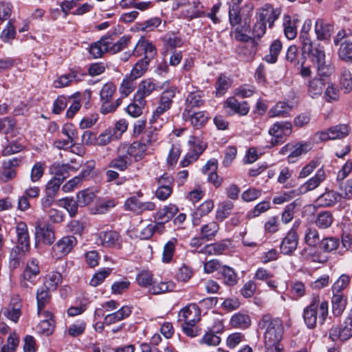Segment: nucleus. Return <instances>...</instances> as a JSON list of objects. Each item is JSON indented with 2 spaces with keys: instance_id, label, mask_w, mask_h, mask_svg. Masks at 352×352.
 I'll use <instances>...</instances> for the list:
<instances>
[{
  "instance_id": "nucleus-62",
  "label": "nucleus",
  "mask_w": 352,
  "mask_h": 352,
  "mask_svg": "<svg viewBox=\"0 0 352 352\" xmlns=\"http://www.w3.org/2000/svg\"><path fill=\"white\" fill-rule=\"evenodd\" d=\"M96 163L93 160L87 161L83 166L80 174L78 175L83 179H89L94 175Z\"/></svg>"
},
{
  "instance_id": "nucleus-5",
  "label": "nucleus",
  "mask_w": 352,
  "mask_h": 352,
  "mask_svg": "<svg viewBox=\"0 0 352 352\" xmlns=\"http://www.w3.org/2000/svg\"><path fill=\"white\" fill-rule=\"evenodd\" d=\"M56 239L54 228L48 223L38 220L35 223L34 240L37 248L40 243L52 245Z\"/></svg>"
},
{
  "instance_id": "nucleus-54",
  "label": "nucleus",
  "mask_w": 352,
  "mask_h": 352,
  "mask_svg": "<svg viewBox=\"0 0 352 352\" xmlns=\"http://www.w3.org/2000/svg\"><path fill=\"white\" fill-rule=\"evenodd\" d=\"M326 85L327 87L324 95L325 100L329 102L338 100L339 98L338 88L336 86H335L333 83L329 82L328 81Z\"/></svg>"
},
{
  "instance_id": "nucleus-50",
  "label": "nucleus",
  "mask_w": 352,
  "mask_h": 352,
  "mask_svg": "<svg viewBox=\"0 0 352 352\" xmlns=\"http://www.w3.org/2000/svg\"><path fill=\"white\" fill-rule=\"evenodd\" d=\"M63 181L64 177L60 178V177H57V175H55L47 182L45 188V194H50V195H52L54 196H56V193L58 192L60 186Z\"/></svg>"
},
{
  "instance_id": "nucleus-40",
  "label": "nucleus",
  "mask_w": 352,
  "mask_h": 352,
  "mask_svg": "<svg viewBox=\"0 0 352 352\" xmlns=\"http://www.w3.org/2000/svg\"><path fill=\"white\" fill-rule=\"evenodd\" d=\"M178 212L177 207L174 204H169L160 210L155 214L158 221H168Z\"/></svg>"
},
{
  "instance_id": "nucleus-52",
  "label": "nucleus",
  "mask_w": 352,
  "mask_h": 352,
  "mask_svg": "<svg viewBox=\"0 0 352 352\" xmlns=\"http://www.w3.org/2000/svg\"><path fill=\"white\" fill-rule=\"evenodd\" d=\"M333 223V217L329 212H322L317 216L316 220V225L322 229L329 228Z\"/></svg>"
},
{
  "instance_id": "nucleus-55",
  "label": "nucleus",
  "mask_w": 352,
  "mask_h": 352,
  "mask_svg": "<svg viewBox=\"0 0 352 352\" xmlns=\"http://www.w3.org/2000/svg\"><path fill=\"white\" fill-rule=\"evenodd\" d=\"M163 41L164 45L167 47H170L171 49H175L177 47H180L183 45V41L181 38L177 36L174 34H167L164 38Z\"/></svg>"
},
{
  "instance_id": "nucleus-56",
  "label": "nucleus",
  "mask_w": 352,
  "mask_h": 352,
  "mask_svg": "<svg viewBox=\"0 0 352 352\" xmlns=\"http://www.w3.org/2000/svg\"><path fill=\"white\" fill-rule=\"evenodd\" d=\"M340 85L344 93H349L352 91V76L349 71L346 69L342 71Z\"/></svg>"
},
{
  "instance_id": "nucleus-9",
  "label": "nucleus",
  "mask_w": 352,
  "mask_h": 352,
  "mask_svg": "<svg viewBox=\"0 0 352 352\" xmlns=\"http://www.w3.org/2000/svg\"><path fill=\"white\" fill-rule=\"evenodd\" d=\"M299 224L300 222L296 221L294 223L293 228L283 239L280 250L281 253L283 254L290 255L296 250L298 244V236L296 232V228L298 227Z\"/></svg>"
},
{
  "instance_id": "nucleus-51",
  "label": "nucleus",
  "mask_w": 352,
  "mask_h": 352,
  "mask_svg": "<svg viewBox=\"0 0 352 352\" xmlns=\"http://www.w3.org/2000/svg\"><path fill=\"white\" fill-rule=\"evenodd\" d=\"M339 57L346 61H352V43L344 41L341 43L338 51Z\"/></svg>"
},
{
  "instance_id": "nucleus-29",
  "label": "nucleus",
  "mask_w": 352,
  "mask_h": 352,
  "mask_svg": "<svg viewBox=\"0 0 352 352\" xmlns=\"http://www.w3.org/2000/svg\"><path fill=\"white\" fill-rule=\"evenodd\" d=\"M41 314L44 319L37 325V331L39 333L49 336L52 333L54 327L52 314L48 311H44Z\"/></svg>"
},
{
  "instance_id": "nucleus-38",
  "label": "nucleus",
  "mask_w": 352,
  "mask_h": 352,
  "mask_svg": "<svg viewBox=\"0 0 352 352\" xmlns=\"http://www.w3.org/2000/svg\"><path fill=\"white\" fill-rule=\"evenodd\" d=\"M145 105V100H142L134 96L133 102L128 105L126 111L131 116L137 118L142 113V109Z\"/></svg>"
},
{
  "instance_id": "nucleus-23",
  "label": "nucleus",
  "mask_w": 352,
  "mask_h": 352,
  "mask_svg": "<svg viewBox=\"0 0 352 352\" xmlns=\"http://www.w3.org/2000/svg\"><path fill=\"white\" fill-rule=\"evenodd\" d=\"M203 97L204 93L201 91L190 92L186 99L185 109L183 113H188V111H193L194 108L202 106L204 104Z\"/></svg>"
},
{
  "instance_id": "nucleus-10",
  "label": "nucleus",
  "mask_w": 352,
  "mask_h": 352,
  "mask_svg": "<svg viewBox=\"0 0 352 352\" xmlns=\"http://www.w3.org/2000/svg\"><path fill=\"white\" fill-rule=\"evenodd\" d=\"M352 336V313L346 318L340 327H333L330 329L329 338L335 341H346Z\"/></svg>"
},
{
  "instance_id": "nucleus-3",
  "label": "nucleus",
  "mask_w": 352,
  "mask_h": 352,
  "mask_svg": "<svg viewBox=\"0 0 352 352\" xmlns=\"http://www.w3.org/2000/svg\"><path fill=\"white\" fill-rule=\"evenodd\" d=\"M258 327L264 331V341L265 346L278 344L282 339L283 326L282 321L270 315H264L258 322Z\"/></svg>"
},
{
  "instance_id": "nucleus-32",
  "label": "nucleus",
  "mask_w": 352,
  "mask_h": 352,
  "mask_svg": "<svg viewBox=\"0 0 352 352\" xmlns=\"http://www.w3.org/2000/svg\"><path fill=\"white\" fill-rule=\"evenodd\" d=\"M342 199L340 193L333 190L326 192L321 195L317 199L318 204L324 207L334 205Z\"/></svg>"
},
{
  "instance_id": "nucleus-7",
  "label": "nucleus",
  "mask_w": 352,
  "mask_h": 352,
  "mask_svg": "<svg viewBox=\"0 0 352 352\" xmlns=\"http://www.w3.org/2000/svg\"><path fill=\"white\" fill-rule=\"evenodd\" d=\"M292 132V125L289 122H277L269 130L272 135V146L283 143L285 138Z\"/></svg>"
},
{
  "instance_id": "nucleus-33",
  "label": "nucleus",
  "mask_w": 352,
  "mask_h": 352,
  "mask_svg": "<svg viewBox=\"0 0 352 352\" xmlns=\"http://www.w3.org/2000/svg\"><path fill=\"white\" fill-rule=\"evenodd\" d=\"M312 26L311 20L309 19H307L305 20L301 30L300 31V35L298 37L299 41L301 45V48L308 47L309 45V42H311V38L309 35V32L311 30Z\"/></svg>"
},
{
  "instance_id": "nucleus-22",
  "label": "nucleus",
  "mask_w": 352,
  "mask_h": 352,
  "mask_svg": "<svg viewBox=\"0 0 352 352\" xmlns=\"http://www.w3.org/2000/svg\"><path fill=\"white\" fill-rule=\"evenodd\" d=\"M224 107L230 109V113H237L245 116L250 111V107L246 102H240L235 98H228L224 103Z\"/></svg>"
},
{
  "instance_id": "nucleus-13",
  "label": "nucleus",
  "mask_w": 352,
  "mask_h": 352,
  "mask_svg": "<svg viewBox=\"0 0 352 352\" xmlns=\"http://www.w3.org/2000/svg\"><path fill=\"white\" fill-rule=\"evenodd\" d=\"M175 96V89L172 88L162 92L159 105L153 112L154 119L159 118L161 115L170 109L173 104V98Z\"/></svg>"
},
{
  "instance_id": "nucleus-20",
  "label": "nucleus",
  "mask_w": 352,
  "mask_h": 352,
  "mask_svg": "<svg viewBox=\"0 0 352 352\" xmlns=\"http://www.w3.org/2000/svg\"><path fill=\"white\" fill-rule=\"evenodd\" d=\"M182 117L186 121H190L191 124L196 129L204 126L208 119V114L206 111H188V113H182Z\"/></svg>"
},
{
  "instance_id": "nucleus-45",
  "label": "nucleus",
  "mask_w": 352,
  "mask_h": 352,
  "mask_svg": "<svg viewBox=\"0 0 352 352\" xmlns=\"http://www.w3.org/2000/svg\"><path fill=\"white\" fill-rule=\"evenodd\" d=\"M177 242V240L175 238H173L165 243L162 252V261L164 263H168L171 261L175 251V245Z\"/></svg>"
},
{
  "instance_id": "nucleus-17",
  "label": "nucleus",
  "mask_w": 352,
  "mask_h": 352,
  "mask_svg": "<svg viewBox=\"0 0 352 352\" xmlns=\"http://www.w3.org/2000/svg\"><path fill=\"white\" fill-rule=\"evenodd\" d=\"M314 31L318 40L327 41L333 32V26L322 19H318L314 24Z\"/></svg>"
},
{
  "instance_id": "nucleus-11",
  "label": "nucleus",
  "mask_w": 352,
  "mask_h": 352,
  "mask_svg": "<svg viewBox=\"0 0 352 352\" xmlns=\"http://www.w3.org/2000/svg\"><path fill=\"white\" fill-rule=\"evenodd\" d=\"M147 148L140 142H134L131 144H122L119 146V151L133 157L136 162L141 160L146 155Z\"/></svg>"
},
{
  "instance_id": "nucleus-19",
  "label": "nucleus",
  "mask_w": 352,
  "mask_h": 352,
  "mask_svg": "<svg viewBox=\"0 0 352 352\" xmlns=\"http://www.w3.org/2000/svg\"><path fill=\"white\" fill-rule=\"evenodd\" d=\"M77 244V240L74 236H66L61 238L54 246V251L58 252V256L67 255Z\"/></svg>"
},
{
  "instance_id": "nucleus-61",
  "label": "nucleus",
  "mask_w": 352,
  "mask_h": 352,
  "mask_svg": "<svg viewBox=\"0 0 352 352\" xmlns=\"http://www.w3.org/2000/svg\"><path fill=\"white\" fill-rule=\"evenodd\" d=\"M19 343V338L15 333H10L8 338L7 344L1 348V352H14Z\"/></svg>"
},
{
  "instance_id": "nucleus-6",
  "label": "nucleus",
  "mask_w": 352,
  "mask_h": 352,
  "mask_svg": "<svg viewBox=\"0 0 352 352\" xmlns=\"http://www.w3.org/2000/svg\"><path fill=\"white\" fill-rule=\"evenodd\" d=\"M351 131L350 127L344 124L329 127L325 131H318L314 135V140L317 142L327 140H340L346 137Z\"/></svg>"
},
{
  "instance_id": "nucleus-35",
  "label": "nucleus",
  "mask_w": 352,
  "mask_h": 352,
  "mask_svg": "<svg viewBox=\"0 0 352 352\" xmlns=\"http://www.w3.org/2000/svg\"><path fill=\"white\" fill-rule=\"evenodd\" d=\"M230 324L234 328L246 329L251 324V319L248 314L237 313L230 319Z\"/></svg>"
},
{
  "instance_id": "nucleus-53",
  "label": "nucleus",
  "mask_w": 352,
  "mask_h": 352,
  "mask_svg": "<svg viewBox=\"0 0 352 352\" xmlns=\"http://www.w3.org/2000/svg\"><path fill=\"white\" fill-rule=\"evenodd\" d=\"M116 91V87L112 82L104 84L100 91V100H109L112 98Z\"/></svg>"
},
{
  "instance_id": "nucleus-2",
  "label": "nucleus",
  "mask_w": 352,
  "mask_h": 352,
  "mask_svg": "<svg viewBox=\"0 0 352 352\" xmlns=\"http://www.w3.org/2000/svg\"><path fill=\"white\" fill-rule=\"evenodd\" d=\"M130 39L123 36L116 41V34L104 36L90 46L89 54L94 58H101L105 53L116 54L128 47Z\"/></svg>"
},
{
  "instance_id": "nucleus-25",
  "label": "nucleus",
  "mask_w": 352,
  "mask_h": 352,
  "mask_svg": "<svg viewBox=\"0 0 352 352\" xmlns=\"http://www.w3.org/2000/svg\"><path fill=\"white\" fill-rule=\"evenodd\" d=\"M19 163V160L16 158L5 161L0 174L1 180L3 182H7L8 180L14 178L16 175L14 167L18 166Z\"/></svg>"
},
{
  "instance_id": "nucleus-12",
  "label": "nucleus",
  "mask_w": 352,
  "mask_h": 352,
  "mask_svg": "<svg viewBox=\"0 0 352 352\" xmlns=\"http://www.w3.org/2000/svg\"><path fill=\"white\" fill-rule=\"evenodd\" d=\"M133 54L135 56L144 55L143 58L151 60L157 54V50L152 43L141 38L135 45Z\"/></svg>"
},
{
  "instance_id": "nucleus-15",
  "label": "nucleus",
  "mask_w": 352,
  "mask_h": 352,
  "mask_svg": "<svg viewBox=\"0 0 352 352\" xmlns=\"http://www.w3.org/2000/svg\"><path fill=\"white\" fill-rule=\"evenodd\" d=\"M326 179V173L323 168H319L314 176L308 179L299 187V192L305 194L318 188Z\"/></svg>"
},
{
  "instance_id": "nucleus-34",
  "label": "nucleus",
  "mask_w": 352,
  "mask_h": 352,
  "mask_svg": "<svg viewBox=\"0 0 352 352\" xmlns=\"http://www.w3.org/2000/svg\"><path fill=\"white\" fill-rule=\"evenodd\" d=\"M333 294V295L331 299L333 312L336 316H339L345 309L346 299L341 293Z\"/></svg>"
},
{
  "instance_id": "nucleus-8",
  "label": "nucleus",
  "mask_w": 352,
  "mask_h": 352,
  "mask_svg": "<svg viewBox=\"0 0 352 352\" xmlns=\"http://www.w3.org/2000/svg\"><path fill=\"white\" fill-rule=\"evenodd\" d=\"M122 242L120 234L115 230L101 231L96 234V243L107 248L120 249Z\"/></svg>"
},
{
  "instance_id": "nucleus-64",
  "label": "nucleus",
  "mask_w": 352,
  "mask_h": 352,
  "mask_svg": "<svg viewBox=\"0 0 352 352\" xmlns=\"http://www.w3.org/2000/svg\"><path fill=\"white\" fill-rule=\"evenodd\" d=\"M113 139H115V137L112 129H107L97 137L96 144L99 146H104L110 143Z\"/></svg>"
},
{
  "instance_id": "nucleus-47",
  "label": "nucleus",
  "mask_w": 352,
  "mask_h": 352,
  "mask_svg": "<svg viewBox=\"0 0 352 352\" xmlns=\"http://www.w3.org/2000/svg\"><path fill=\"white\" fill-rule=\"evenodd\" d=\"M49 291L45 287L38 289L36 292L38 314L41 315L42 310L44 308L45 303L50 299Z\"/></svg>"
},
{
  "instance_id": "nucleus-31",
  "label": "nucleus",
  "mask_w": 352,
  "mask_h": 352,
  "mask_svg": "<svg viewBox=\"0 0 352 352\" xmlns=\"http://www.w3.org/2000/svg\"><path fill=\"white\" fill-rule=\"evenodd\" d=\"M182 150L179 144H171L166 159L168 169H173L181 155Z\"/></svg>"
},
{
  "instance_id": "nucleus-4",
  "label": "nucleus",
  "mask_w": 352,
  "mask_h": 352,
  "mask_svg": "<svg viewBox=\"0 0 352 352\" xmlns=\"http://www.w3.org/2000/svg\"><path fill=\"white\" fill-rule=\"evenodd\" d=\"M301 48L304 54L311 56L312 62L316 65L318 75L327 76L333 72V67L329 61L326 60L324 47L320 44L309 42V47Z\"/></svg>"
},
{
  "instance_id": "nucleus-16",
  "label": "nucleus",
  "mask_w": 352,
  "mask_h": 352,
  "mask_svg": "<svg viewBox=\"0 0 352 352\" xmlns=\"http://www.w3.org/2000/svg\"><path fill=\"white\" fill-rule=\"evenodd\" d=\"M256 22L255 23L254 25L252 28V34L254 36L253 38H248L247 40L248 41H250L249 43H247L246 47H248L250 45L251 47V51L250 52V56H254L256 52V45L257 43L255 41L254 38H261L266 32V23L265 21L259 19L256 16Z\"/></svg>"
},
{
  "instance_id": "nucleus-41",
  "label": "nucleus",
  "mask_w": 352,
  "mask_h": 352,
  "mask_svg": "<svg viewBox=\"0 0 352 352\" xmlns=\"http://www.w3.org/2000/svg\"><path fill=\"white\" fill-rule=\"evenodd\" d=\"M221 273L224 284L228 286H233L238 282V277L234 270L228 266H223Z\"/></svg>"
},
{
  "instance_id": "nucleus-14",
  "label": "nucleus",
  "mask_w": 352,
  "mask_h": 352,
  "mask_svg": "<svg viewBox=\"0 0 352 352\" xmlns=\"http://www.w3.org/2000/svg\"><path fill=\"white\" fill-rule=\"evenodd\" d=\"M281 11L279 8H274L270 4H265L257 12L256 16L265 21V23H269V27L272 28L274 25V21L280 15Z\"/></svg>"
},
{
  "instance_id": "nucleus-26",
  "label": "nucleus",
  "mask_w": 352,
  "mask_h": 352,
  "mask_svg": "<svg viewBox=\"0 0 352 352\" xmlns=\"http://www.w3.org/2000/svg\"><path fill=\"white\" fill-rule=\"evenodd\" d=\"M131 307L129 306H123L118 311L108 314L104 317V322L107 325H110L121 321L128 318L131 314Z\"/></svg>"
},
{
  "instance_id": "nucleus-27",
  "label": "nucleus",
  "mask_w": 352,
  "mask_h": 352,
  "mask_svg": "<svg viewBox=\"0 0 352 352\" xmlns=\"http://www.w3.org/2000/svg\"><path fill=\"white\" fill-rule=\"evenodd\" d=\"M157 89V84L153 80L147 78L142 80L138 85V90L135 96L142 100L150 96L153 91Z\"/></svg>"
},
{
  "instance_id": "nucleus-18",
  "label": "nucleus",
  "mask_w": 352,
  "mask_h": 352,
  "mask_svg": "<svg viewBox=\"0 0 352 352\" xmlns=\"http://www.w3.org/2000/svg\"><path fill=\"white\" fill-rule=\"evenodd\" d=\"M200 309L196 304H190L182 309L179 314V320L195 324L200 319Z\"/></svg>"
},
{
  "instance_id": "nucleus-21",
  "label": "nucleus",
  "mask_w": 352,
  "mask_h": 352,
  "mask_svg": "<svg viewBox=\"0 0 352 352\" xmlns=\"http://www.w3.org/2000/svg\"><path fill=\"white\" fill-rule=\"evenodd\" d=\"M299 20L285 14L283 17V27L285 37L289 40L294 39L297 36V24Z\"/></svg>"
},
{
  "instance_id": "nucleus-57",
  "label": "nucleus",
  "mask_w": 352,
  "mask_h": 352,
  "mask_svg": "<svg viewBox=\"0 0 352 352\" xmlns=\"http://www.w3.org/2000/svg\"><path fill=\"white\" fill-rule=\"evenodd\" d=\"M173 288L174 285L173 283L160 282L151 287L149 289V292L155 295L161 294L166 292L173 291Z\"/></svg>"
},
{
  "instance_id": "nucleus-37",
  "label": "nucleus",
  "mask_w": 352,
  "mask_h": 352,
  "mask_svg": "<svg viewBox=\"0 0 352 352\" xmlns=\"http://www.w3.org/2000/svg\"><path fill=\"white\" fill-rule=\"evenodd\" d=\"M118 157L111 160V162L109 163V166L113 168H116L120 171H123L126 170L129 165L131 164V160L125 153H122L119 151V147L118 148Z\"/></svg>"
},
{
  "instance_id": "nucleus-46",
  "label": "nucleus",
  "mask_w": 352,
  "mask_h": 352,
  "mask_svg": "<svg viewBox=\"0 0 352 352\" xmlns=\"http://www.w3.org/2000/svg\"><path fill=\"white\" fill-rule=\"evenodd\" d=\"M218 230L219 225L214 221H211L201 227V236L203 239L212 240L217 234Z\"/></svg>"
},
{
  "instance_id": "nucleus-43",
  "label": "nucleus",
  "mask_w": 352,
  "mask_h": 352,
  "mask_svg": "<svg viewBox=\"0 0 352 352\" xmlns=\"http://www.w3.org/2000/svg\"><path fill=\"white\" fill-rule=\"evenodd\" d=\"M96 197V192L91 189H85L77 194V203L80 206H86L91 204Z\"/></svg>"
},
{
  "instance_id": "nucleus-24",
  "label": "nucleus",
  "mask_w": 352,
  "mask_h": 352,
  "mask_svg": "<svg viewBox=\"0 0 352 352\" xmlns=\"http://www.w3.org/2000/svg\"><path fill=\"white\" fill-rule=\"evenodd\" d=\"M327 79L326 78H314L308 82V94L312 98H318L323 92L326 87Z\"/></svg>"
},
{
  "instance_id": "nucleus-60",
  "label": "nucleus",
  "mask_w": 352,
  "mask_h": 352,
  "mask_svg": "<svg viewBox=\"0 0 352 352\" xmlns=\"http://www.w3.org/2000/svg\"><path fill=\"white\" fill-rule=\"evenodd\" d=\"M134 80H131L130 76L123 79L119 89L120 93L122 97H127L133 91L135 88Z\"/></svg>"
},
{
  "instance_id": "nucleus-44",
  "label": "nucleus",
  "mask_w": 352,
  "mask_h": 352,
  "mask_svg": "<svg viewBox=\"0 0 352 352\" xmlns=\"http://www.w3.org/2000/svg\"><path fill=\"white\" fill-rule=\"evenodd\" d=\"M62 276L59 272H52L47 274L44 282V287L50 291H54L61 283Z\"/></svg>"
},
{
  "instance_id": "nucleus-28",
  "label": "nucleus",
  "mask_w": 352,
  "mask_h": 352,
  "mask_svg": "<svg viewBox=\"0 0 352 352\" xmlns=\"http://www.w3.org/2000/svg\"><path fill=\"white\" fill-rule=\"evenodd\" d=\"M311 148V144L307 142L292 144L291 153L287 156V162L291 164L295 163L299 157L306 154Z\"/></svg>"
},
{
  "instance_id": "nucleus-1",
  "label": "nucleus",
  "mask_w": 352,
  "mask_h": 352,
  "mask_svg": "<svg viewBox=\"0 0 352 352\" xmlns=\"http://www.w3.org/2000/svg\"><path fill=\"white\" fill-rule=\"evenodd\" d=\"M329 314V302L320 295H314L310 304L303 311V320L309 329L316 327L317 322L324 324Z\"/></svg>"
},
{
  "instance_id": "nucleus-63",
  "label": "nucleus",
  "mask_w": 352,
  "mask_h": 352,
  "mask_svg": "<svg viewBox=\"0 0 352 352\" xmlns=\"http://www.w3.org/2000/svg\"><path fill=\"white\" fill-rule=\"evenodd\" d=\"M349 282L350 277L348 275H341L332 286L333 293H340L342 290L346 288Z\"/></svg>"
},
{
  "instance_id": "nucleus-48",
  "label": "nucleus",
  "mask_w": 352,
  "mask_h": 352,
  "mask_svg": "<svg viewBox=\"0 0 352 352\" xmlns=\"http://www.w3.org/2000/svg\"><path fill=\"white\" fill-rule=\"evenodd\" d=\"M196 140V138L194 137H191V138L189 140L188 142L189 144H192V147L189 152L186 155L187 156L194 157L195 162L199 158L200 155L206 148L205 145L199 142H197Z\"/></svg>"
},
{
  "instance_id": "nucleus-59",
  "label": "nucleus",
  "mask_w": 352,
  "mask_h": 352,
  "mask_svg": "<svg viewBox=\"0 0 352 352\" xmlns=\"http://www.w3.org/2000/svg\"><path fill=\"white\" fill-rule=\"evenodd\" d=\"M230 80L225 76H220L216 83V94L222 96L230 87Z\"/></svg>"
},
{
  "instance_id": "nucleus-42",
  "label": "nucleus",
  "mask_w": 352,
  "mask_h": 352,
  "mask_svg": "<svg viewBox=\"0 0 352 352\" xmlns=\"http://www.w3.org/2000/svg\"><path fill=\"white\" fill-rule=\"evenodd\" d=\"M292 109V107L287 102H279L276 104L268 112L270 117L274 118L285 116Z\"/></svg>"
},
{
  "instance_id": "nucleus-49",
  "label": "nucleus",
  "mask_w": 352,
  "mask_h": 352,
  "mask_svg": "<svg viewBox=\"0 0 352 352\" xmlns=\"http://www.w3.org/2000/svg\"><path fill=\"white\" fill-rule=\"evenodd\" d=\"M305 242L309 246H316L320 243V236L318 230L315 228H307L305 232Z\"/></svg>"
},
{
  "instance_id": "nucleus-39",
  "label": "nucleus",
  "mask_w": 352,
  "mask_h": 352,
  "mask_svg": "<svg viewBox=\"0 0 352 352\" xmlns=\"http://www.w3.org/2000/svg\"><path fill=\"white\" fill-rule=\"evenodd\" d=\"M282 48V42L278 39L274 40L270 46V53L265 56V61L268 63H275Z\"/></svg>"
},
{
  "instance_id": "nucleus-30",
  "label": "nucleus",
  "mask_w": 352,
  "mask_h": 352,
  "mask_svg": "<svg viewBox=\"0 0 352 352\" xmlns=\"http://www.w3.org/2000/svg\"><path fill=\"white\" fill-rule=\"evenodd\" d=\"M80 74L75 69H71L67 74L59 76L54 82V86L56 88H63L71 85L74 81H79Z\"/></svg>"
},
{
  "instance_id": "nucleus-36",
  "label": "nucleus",
  "mask_w": 352,
  "mask_h": 352,
  "mask_svg": "<svg viewBox=\"0 0 352 352\" xmlns=\"http://www.w3.org/2000/svg\"><path fill=\"white\" fill-rule=\"evenodd\" d=\"M151 60L142 58L133 66L129 74L131 80H136L140 78L148 69Z\"/></svg>"
},
{
  "instance_id": "nucleus-58",
  "label": "nucleus",
  "mask_w": 352,
  "mask_h": 352,
  "mask_svg": "<svg viewBox=\"0 0 352 352\" xmlns=\"http://www.w3.org/2000/svg\"><path fill=\"white\" fill-rule=\"evenodd\" d=\"M86 326V322L84 321L74 323L67 328V333L72 337H78L84 333Z\"/></svg>"
}]
</instances>
